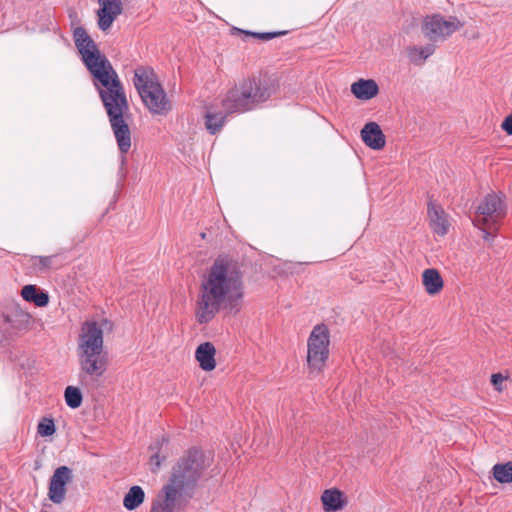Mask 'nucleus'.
Wrapping results in <instances>:
<instances>
[{
    "mask_svg": "<svg viewBox=\"0 0 512 512\" xmlns=\"http://www.w3.org/2000/svg\"><path fill=\"white\" fill-rule=\"evenodd\" d=\"M77 354L80 370L86 376L98 379L107 371L109 357L104 350L103 330L96 321L82 324Z\"/></svg>",
    "mask_w": 512,
    "mask_h": 512,
    "instance_id": "obj_3",
    "label": "nucleus"
},
{
    "mask_svg": "<svg viewBox=\"0 0 512 512\" xmlns=\"http://www.w3.org/2000/svg\"><path fill=\"white\" fill-rule=\"evenodd\" d=\"M145 500V492L142 487L138 485L132 486L128 492L125 494L123 498V506L129 510H135L141 504H143Z\"/></svg>",
    "mask_w": 512,
    "mask_h": 512,
    "instance_id": "obj_20",
    "label": "nucleus"
},
{
    "mask_svg": "<svg viewBox=\"0 0 512 512\" xmlns=\"http://www.w3.org/2000/svg\"><path fill=\"white\" fill-rule=\"evenodd\" d=\"M73 479L72 470L67 466H60L55 469L50 478L48 487V498L54 504H61L67 493V484Z\"/></svg>",
    "mask_w": 512,
    "mask_h": 512,
    "instance_id": "obj_11",
    "label": "nucleus"
},
{
    "mask_svg": "<svg viewBox=\"0 0 512 512\" xmlns=\"http://www.w3.org/2000/svg\"><path fill=\"white\" fill-rule=\"evenodd\" d=\"M4 319L13 329L22 330L28 327L31 316L20 308L15 307L4 316Z\"/></svg>",
    "mask_w": 512,
    "mask_h": 512,
    "instance_id": "obj_19",
    "label": "nucleus"
},
{
    "mask_svg": "<svg viewBox=\"0 0 512 512\" xmlns=\"http://www.w3.org/2000/svg\"><path fill=\"white\" fill-rule=\"evenodd\" d=\"M204 469L203 455L198 451H193L187 457L182 458L173 468L170 483L164 488L158 497H167L171 494L173 498V507L176 508V501L183 488L194 485L200 478Z\"/></svg>",
    "mask_w": 512,
    "mask_h": 512,
    "instance_id": "obj_5",
    "label": "nucleus"
},
{
    "mask_svg": "<svg viewBox=\"0 0 512 512\" xmlns=\"http://www.w3.org/2000/svg\"><path fill=\"white\" fill-rule=\"evenodd\" d=\"M363 142L373 150H380L385 146L386 140L380 126L376 122H369L361 130Z\"/></svg>",
    "mask_w": 512,
    "mask_h": 512,
    "instance_id": "obj_13",
    "label": "nucleus"
},
{
    "mask_svg": "<svg viewBox=\"0 0 512 512\" xmlns=\"http://www.w3.org/2000/svg\"><path fill=\"white\" fill-rule=\"evenodd\" d=\"M483 231V239L490 242L493 238L492 232L488 231L486 228H482Z\"/></svg>",
    "mask_w": 512,
    "mask_h": 512,
    "instance_id": "obj_33",
    "label": "nucleus"
},
{
    "mask_svg": "<svg viewBox=\"0 0 512 512\" xmlns=\"http://www.w3.org/2000/svg\"><path fill=\"white\" fill-rule=\"evenodd\" d=\"M351 93L359 100H370L377 96L379 87L373 79H359L352 83Z\"/></svg>",
    "mask_w": 512,
    "mask_h": 512,
    "instance_id": "obj_16",
    "label": "nucleus"
},
{
    "mask_svg": "<svg viewBox=\"0 0 512 512\" xmlns=\"http://www.w3.org/2000/svg\"><path fill=\"white\" fill-rule=\"evenodd\" d=\"M494 478L500 483L512 482V462L496 464L493 467Z\"/></svg>",
    "mask_w": 512,
    "mask_h": 512,
    "instance_id": "obj_24",
    "label": "nucleus"
},
{
    "mask_svg": "<svg viewBox=\"0 0 512 512\" xmlns=\"http://www.w3.org/2000/svg\"><path fill=\"white\" fill-rule=\"evenodd\" d=\"M216 349L211 342L200 344L195 351V358L204 371H212L216 367Z\"/></svg>",
    "mask_w": 512,
    "mask_h": 512,
    "instance_id": "obj_15",
    "label": "nucleus"
},
{
    "mask_svg": "<svg viewBox=\"0 0 512 512\" xmlns=\"http://www.w3.org/2000/svg\"><path fill=\"white\" fill-rule=\"evenodd\" d=\"M244 274L240 265L231 259L217 258L200 279L196 301V319L200 324L210 322L217 313L238 314L244 301Z\"/></svg>",
    "mask_w": 512,
    "mask_h": 512,
    "instance_id": "obj_1",
    "label": "nucleus"
},
{
    "mask_svg": "<svg viewBox=\"0 0 512 512\" xmlns=\"http://www.w3.org/2000/svg\"><path fill=\"white\" fill-rule=\"evenodd\" d=\"M156 449H158V445L155 446V447L154 446H150V450H156Z\"/></svg>",
    "mask_w": 512,
    "mask_h": 512,
    "instance_id": "obj_34",
    "label": "nucleus"
},
{
    "mask_svg": "<svg viewBox=\"0 0 512 512\" xmlns=\"http://www.w3.org/2000/svg\"><path fill=\"white\" fill-rule=\"evenodd\" d=\"M98 25L103 31L109 29L115 19L122 13L121 0H99Z\"/></svg>",
    "mask_w": 512,
    "mask_h": 512,
    "instance_id": "obj_12",
    "label": "nucleus"
},
{
    "mask_svg": "<svg viewBox=\"0 0 512 512\" xmlns=\"http://www.w3.org/2000/svg\"><path fill=\"white\" fill-rule=\"evenodd\" d=\"M428 216L433 232L439 236L446 235L450 224L445 211L440 206L430 203Z\"/></svg>",
    "mask_w": 512,
    "mask_h": 512,
    "instance_id": "obj_14",
    "label": "nucleus"
},
{
    "mask_svg": "<svg viewBox=\"0 0 512 512\" xmlns=\"http://www.w3.org/2000/svg\"><path fill=\"white\" fill-rule=\"evenodd\" d=\"M506 209L503 200L496 194L486 195L477 208L475 222L477 225L496 229L498 221L505 216Z\"/></svg>",
    "mask_w": 512,
    "mask_h": 512,
    "instance_id": "obj_9",
    "label": "nucleus"
},
{
    "mask_svg": "<svg viewBox=\"0 0 512 512\" xmlns=\"http://www.w3.org/2000/svg\"><path fill=\"white\" fill-rule=\"evenodd\" d=\"M321 501L326 512L342 510L346 505L343 493L338 489H327L322 493Z\"/></svg>",
    "mask_w": 512,
    "mask_h": 512,
    "instance_id": "obj_17",
    "label": "nucleus"
},
{
    "mask_svg": "<svg viewBox=\"0 0 512 512\" xmlns=\"http://www.w3.org/2000/svg\"><path fill=\"white\" fill-rule=\"evenodd\" d=\"M75 45L82 57V60L88 70H92L101 62L108 59L98 49L95 42L88 35L83 27H77L73 33Z\"/></svg>",
    "mask_w": 512,
    "mask_h": 512,
    "instance_id": "obj_10",
    "label": "nucleus"
},
{
    "mask_svg": "<svg viewBox=\"0 0 512 512\" xmlns=\"http://www.w3.org/2000/svg\"><path fill=\"white\" fill-rule=\"evenodd\" d=\"M330 332L326 325H316L307 340V364L310 373H320L329 357Z\"/></svg>",
    "mask_w": 512,
    "mask_h": 512,
    "instance_id": "obj_7",
    "label": "nucleus"
},
{
    "mask_svg": "<svg viewBox=\"0 0 512 512\" xmlns=\"http://www.w3.org/2000/svg\"><path fill=\"white\" fill-rule=\"evenodd\" d=\"M462 26L463 23L456 17L445 18L440 14H433L424 18L422 33L432 42H442Z\"/></svg>",
    "mask_w": 512,
    "mask_h": 512,
    "instance_id": "obj_8",
    "label": "nucleus"
},
{
    "mask_svg": "<svg viewBox=\"0 0 512 512\" xmlns=\"http://www.w3.org/2000/svg\"><path fill=\"white\" fill-rule=\"evenodd\" d=\"M163 459L164 458H161L158 452H155L150 456V465L153 472L160 468Z\"/></svg>",
    "mask_w": 512,
    "mask_h": 512,
    "instance_id": "obj_30",
    "label": "nucleus"
},
{
    "mask_svg": "<svg viewBox=\"0 0 512 512\" xmlns=\"http://www.w3.org/2000/svg\"><path fill=\"white\" fill-rule=\"evenodd\" d=\"M225 120L223 113L207 112L205 116V127L211 134H216L220 131Z\"/></svg>",
    "mask_w": 512,
    "mask_h": 512,
    "instance_id": "obj_23",
    "label": "nucleus"
},
{
    "mask_svg": "<svg viewBox=\"0 0 512 512\" xmlns=\"http://www.w3.org/2000/svg\"><path fill=\"white\" fill-rule=\"evenodd\" d=\"M434 46L429 44L424 47L412 46L408 48V57L416 65H421L434 53Z\"/></svg>",
    "mask_w": 512,
    "mask_h": 512,
    "instance_id": "obj_22",
    "label": "nucleus"
},
{
    "mask_svg": "<svg viewBox=\"0 0 512 512\" xmlns=\"http://www.w3.org/2000/svg\"><path fill=\"white\" fill-rule=\"evenodd\" d=\"M55 424L52 419L43 418L37 427V432L42 437L51 436L55 433Z\"/></svg>",
    "mask_w": 512,
    "mask_h": 512,
    "instance_id": "obj_28",
    "label": "nucleus"
},
{
    "mask_svg": "<svg viewBox=\"0 0 512 512\" xmlns=\"http://www.w3.org/2000/svg\"><path fill=\"white\" fill-rule=\"evenodd\" d=\"M501 127L508 135H512V114L504 119Z\"/></svg>",
    "mask_w": 512,
    "mask_h": 512,
    "instance_id": "obj_31",
    "label": "nucleus"
},
{
    "mask_svg": "<svg viewBox=\"0 0 512 512\" xmlns=\"http://www.w3.org/2000/svg\"><path fill=\"white\" fill-rule=\"evenodd\" d=\"M422 283L425 290L430 295L438 294L443 288V279L437 269L430 268L424 270L422 274Z\"/></svg>",
    "mask_w": 512,
    "mask_h": 512,
    "instance_id": "obj_18",
    "label": "nucleus"
},
{
    "mask_svg": "<svg viewBox=\"0 0 512 512\" xmlns=\"http://www.w3.org/2000/svg\"><path fill=\"white\" fill-rule=\"evenodd\" d=\"M133 84L142 102L151 113L165 115L170 111V102L152 68L137 67L134 71Z\"/></svg>",
    "mask_w": 512,
    "mask_h": 512,
    "instance_id": "obj_4",
    "label": "nucleus"
},
{
    "mask_svg": "<svg viewBox=\"0 0 512 512\" xmlns=\"http://www.w3.org/2000/svg\"><path fill=\"white\" fill-rule=\"evenodd\" d=\"M21 295L24 300L33 302L38 307H44L49 302V297L44 292H39L36 286L26 285L22 288Z\"/></svg>",
    "mask_w": 512,
    "mask_h": 512,
    "instance_id": "obj_21",
    "label": "nucleus"
},
{
    "mask_svg": "<svg viewBox=\"0 0 512 512\" xmlns=\"http://www.w3.org/2000/svg\"><path fill=\"white\" fill-rule=\"evenodd\" d=\"M88 71L93 76L94 86L108 114L118 148L122 154H126L131 148V133L123 115L129 105L119 76L109 60Z\"/></svg>",
    "mask_w": 512,
    "mask_h": 512,
    "instance_id": "obj_2",
    "label": "nucleus"
},
{
    "mask_svg": "<svg viewBox=\"0 0 512 512\" xmlns=\"http://www.w3.org/2000/svg\"><path fill=\"white\" fill-rule=\"evenodd\" d=\"M267 96L254 78H246L230 88L222 99L225 114L242 113L252 110L265 101Z\"/></svg>",
    "mask_w": 512,
    "mask_h": 512,
    "instance_id": "obj_6",
    "label": "nucleus"
},
{
    "mask_svg": "<svg viewBox=\"0 0 512 512\" xmlns=\"http://www.w3.org/2000/svg\"><path fill=\"white\" fill-rule=\"evenodd\" d=\"M55 256H34L32 257L33 266L39 271H45L52 267Z\"/></svg>",
    "mask_w": 512,
    "mask_h": 512,
    "instance_id": "obj_27",
    "label": "nucleus"
},
{
    "mask_svg": "<svg viewBox=\"0 0 512 512\" xmlns=\"http://www.w3.org/2000/svg\"><path fill=\"white\" fill-rule=\"evenodd\" d=\"M64 397L66 404L72 409H76L82 404V394L77 387L68 386L65 389Z\"/></svg>",
    "mask_w": 512,
    "mask_h": 512,
    "instance_id": "obj_25",
    "label": "nucleus"
},
{
    "mask_svg": "<svg viewBox=\"0 0 512 512\" xmlns=\"http://www.w3.org/2000/svg\"><path fill=\"white\" fill-rule=\"evenodd\" d=\"M506 378L501 373H495L491 376V382L499 392L503 390L502 383Z\"/></svg>",
    "mask_w": 512,
    "mask_h": 512,
    "instance_id": "obj_29",
    "label": "nucleus"
},
{
    "mask_svg": "<svg viewBox=\"0 0 512 512\" xmlns=\"http://www.w3.org/2000/svg\"><path fill=\"white\" fill-rule=\"evenodd\" d=\"M173 498L170 495L167 497H156L153 501L150 512H174Z\"/></svg>",
    "mask_w": 512,
    "mask_h": 512,
    "instance_id": "obj_26",
    "label": "nucleus"
},
{
    "mask_svg": "<svg viewBox=\"0 0 512 512\" xmlns=\"http://www.w3.org/2000/svg\"><path fill=\"white\" fill-rule=\"evenodd\" d=\"M247 34L258 37L263 40H270V39L274 38L275 36L279 35L280 33H249V32H247Z\"/></svg>",
    "mask_w": 512,
    "mask_h": 512,
    "instance_id": "obj_32",
    "label": "nucleus"
}]
</instances>
